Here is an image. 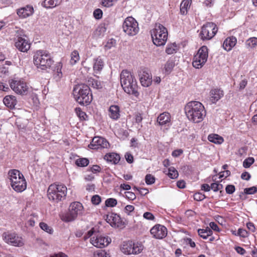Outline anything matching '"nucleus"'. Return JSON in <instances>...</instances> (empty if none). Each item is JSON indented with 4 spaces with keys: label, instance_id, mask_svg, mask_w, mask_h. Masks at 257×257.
<instances>
[{
    "label": "nucleus",
    "instance_id": "nucleus-12",
    "mask_svg": "<svg viewBox=\"0 0 257 257\" xmlns=\"http://www.w3.org/2000/svg\"><path fill=\"white\" fill-rule=\"evenodd\" d=\"M12 89L16 93L21 95L27 94L29 91V86L23 79H12L10 82Z\"/></svg>",
    "mask_w": 257,
    "mask_h": 257
},
{
    "label": "nucleus",
    "instance_id": "nucleus-57",
    "mask_svg": "<svg viewBox=\"0 0 257 257\" xmlns=\"http://www.w3.org/2000/svg\"><path fill=\"white\" fill-rule=\"evenodd\" d=\"M125 195L126 197L130 200H134L136 198L135 194L131 191H127L125 192Z\"/></svg>",
    "mask_w": 257,
    "mask_h": 257
},
{
    "label": "nucleus",
    "instance_id": "nucleus-9",
    "mask_svg": "<svg viewBox=\"0 0 257 257\" xmlns=\"http://www.w3.org/2000/svg\"><path fill=\"white\" fill-rule=\"evenodd\" d=\"M30 43L23 30H18L15 38V45L21 52H27L30 48Z\"/></svg>",
    "mask_w": 257,
    "mask_h": 257
},
{
    "label": "nucleus",
    "instance_id": "nucleus-54",
    "mask_svg": "<svg viewBox=\"0 0 257 257\" xmlns=\"http://www.w3.org/2000/svg\"><path fill=\"white\" fill-rule=\"evenodd\" d=\"M115 44V40L113 39H109L106 45L105 48L106 49H110L111 47L114 46Z\"/></svg>",
    "mask_w": 257,
    "mask_h": 257
},
{
    "label": "nucleus",
    "instance_id": "nucleus-41",
    "mask_svg": "<svg viewBox=\"0 0 257 257\" xmlns=\"http://www.w3.org/2000/svg\"><path fill=\"white\" fill-rule=\"evenodd\" d=\"M168 175L171 179L177 178L178 176V171L174 167H170L168 169Z\"/></svg>",
    "mask_w": 257,
    "mask_h": 257
},
{
    "label": "nucleus",
    "instance_id": "nucleus-26",
    "mask_svg": "<svg viewBox=\"0 0 257 257\" xmlns=\"http://www.w3.org/2000/svg\"><path fill=\"white\" fill-rule=\"evenodd\" d=\"M3 102L6 106L11 108L14 107L17 104L16 97L12 95L5 96L4 98Z\"/></svg>",
    "mask_w": 257,
    "mask_h": 257
},
{
    "label": "nucleus",
    "instance_id": "nucleus-18",
    "mask_svg": "<svg viewBox=\"0 0 257 257\" xmlns=\"http://www.w3.org/2000/svg\"><path fill=\"white\" fill-rule=\"evenodd\" d=\"M105 220L113 227H119L122 225V221L120 216L117 214L110 213L106 216Z\"/></svg>",
    "mask_w": 257,
    "mask_h": 257
},
{
    "label": "nucleus",
    "instance_id": "nucleus-56",
    "mask_svg": "<svg viewBox=\"0 0 257 257\" xmlns=\"http://www.w3.org/2000/svg\"><path fill=\"white\" fill-rule=\"evenodd\" d=\"M75 110L79 117L81 119H85L86 113L82 111L80 108H76Z\"/></svg>",
    "mask_w": 257,
    "mask_h": 257
},
{
    "label": "nucleus",
    "instance_id": "nucleus-49",
    "mask_svg": "<svg viewBox=\"0 0 257 257\" xmlns=\"http://www.w3.org/2000/svg\"><path fill=\"white\" fill-rule=\"evenodd\" d=\"M102 11L100 9H97L93 12L94 17L97 20L101 19L102 17Z\"/></svg>",
    "mask_w": 257,
    "mask_h": 257
},
{
    "label": "nucleus",
    "instance_id": "nucleus-48",
    "mask_svg": "<svg viewBox=\"0 0 257 257\" xmlns=\"http://www.w3.org/2000/svg\"><path fill=\"white\" fill-rule=\"evenodd\" d=\"M91 201L93 205H98L101 202V197L98 195H93L91 198Z\"/></svg>",
    "mask_w": 257,
    "mask_h": 257
},
{
    "label": "nucleus",
    "instance_id": "nucleus-6",
    "mask_svg": "<svg viewBox=\"0 0 257 257\" xmlns=\"http://www.w3.org/2000/svg\"><path fill=\"white\" fill-rule=\"evenodd\" d=\"M8 175L11 186L17 192H22L27 188V182L23 174L16 169L11 170Z\"/></svg>",
    "mask_w": 257,
    "mask_h": 257
},
{
    "label": "nucleus",
    "instance_id": "nucleus-13",
    "mask_svg": "<svg viewBox=\"0 0 257 257\" xmlns=\"http://www.w3.org/2000/svg\"><path fill=\"white\" fill-rule=\"evenodd\" d=\"M216 25L211 22L204 25L200 33L201 38L203 40H210L212 38L217 32Z\"/></svg>",
    "mask_w": 257,
    "mask_h": 257
},
{
    "label": "nucleus",
    "instance_id": "nucleus-23",
    "mask_svg": "<svg viewBox=\"0 0 257 257\" xmlns=\"http://www.w3.org/2000/svg\"><path fill=\"white\" fill-rule=\"evenodd\" d=\"M237 42L236 38L233 36L227 38L223 44V48L227 51H230Z\"/></svg>",
    "mask_w": 257,
    "mask_h": 257
},
{
    "label": "nucleus",
    "instance_id": "nucleus-64",
    "mask_svg": "<svg viewBox=\"0 0 257 257\" xmlns=\"http://www.w3.org/2000/svg\"><path fill=\"white\" fill-rule=\"evenodd\" d=\"M183 152V150L181 149L176 150L172 152V155L173 157H177L180 156Z\"/></svg>",
    "mask_w": 257,
    "mask_h": 257
},
{
    "label": "nucleus",
    "instance_id": "nucleus-15",
    "mask_svg": "<svg viewBox=\"0 0 257 257\" xmlns=\"http://www.w3.org/2000/svg\"><path fill=\"white\" fill-rule=\"evenodd\" d=\"M111 239L108 236H103L100 234H95L90 239V242L95 247L103 248L107 246Z\"/></svg>",
    "mask_w": 257,
    "mask_h": 257
},
{
    "label": "nucleus",
    "instance_id": "nucleus-10",
    "mask_svg": "<svg viewBox=\"0 0 257 257\" xmlns=\"http://www.w3.org/2000/svg\"><path fill=\"white\" fill-rule=\"evenodd\" d=\"M208 57L207 47L205 46L201 47L194 55L192 61L193 66L196 69L201 68L206 62Z\"/></svg>",
    "mask_w": 257,
    "mask_h": 257
},
{
    "label": "nucleus",
    "instance_id": "nucleus-8",
    "mask_svg": "<svg viewBox=\"0 0 257 257\" xmlns=\"http://www.w3.org/2000/svg\"><path fill=\"white\" fill-rule=\"evenodd\" d=\"M83 206L79 202H74L71 203L69 211L61 216V219L65 222H70L74 220L78 215L83 213Z\"/></svg>",
    "mask_w": 257,
    "mask_h": 257
},
{
    "label": "nucleus",
    "instance_id": "nucleus-36",
    "mask_svg": "<svg viewBox=\"0 0 257 257\" xmlns=\"http://www.w3.org/2000/svg\"><path fill=\"white\" fill-rule=\"evenodd\" d=\"M79 59L80 57L78 52L76 50H74L71 54L70 63L72 65H74L79 61Z\"/></svg>",
    "mask_w": 257,
    "mask_h": 257
},
{
    "label": "nucleus",
    "instance_id": "nucleus-24",
    "mask_svg": "<svg viewBox=\"0 0 257 257\" xmlns=\"http://www.w3.org/2000/svg\"><path fill=\"white\" fill-rule=\"evenodd\" d=\"M104 159L112 164L116 165L120 161V157L119 154L115 153H109L104 156Z\"/></svg>",
    "mask_w": 257,
    "mask_h": 257
},
{
    "label": "nucleus",
    "instance_id": "nucleus-59",
    "mask_svg": "<svg viewBox=\"0 0 257 257\" xmlns=\"http://www.w3.org/2000/svg\"><path fill=\"white\" fill-rule=\"evenodd\" d=\"M125 158L127 163L131 164L134 162V157L133 155L130 153H126L125 154Z\"/></svg>",
    "mask_w": 257,
    "mask_h": 257
},
{
    "label": "nucleus",
    "instance_id": "nucleus-55",
    "mask_svg": "<svg viewBox=\"0 0 257 257\" xmlns=\"http://www.w3.org/2000/svg\"><path fill=\"white\" fill-rule=\"evenodd\" d=\"M88 171L91 172L94 174H96L100 172L101 168L98 165H93Z\"/></svg>",
    "mask_w": 257,
    "mask_h": 257
},
{
    "label": "nucleus",
    "instance_id": "nucleus-7",
    "mask_svg": "<svg viewBox=\"0 0 257 257\" xmlns=\"http://www.w3.org/2000/svg\"><path fill=\"white\" fill-rule=\"evenodd\" d=\"M153 43L157 46L164 45L168 39L167 29L162 24H156L155 27L151 31Z\"/></svg>",
    "mask_w": 257,
    "mask_h": 257
},
{
    "label": "nucleus",
    "instance_id": "nucleus-3",
    "mask_svg": "<svg viewBox=\"0 0 257 257\" xmlns=\"http://www.w3.org/2000/svg\"><path fill=\"white\" fill-rule=\"evenodd\" d=\"M90 88L85 84H80L76 85L73 90L74 97L76 101L82 105H88L92 100V96L90 92Z\"/></svg>",
    "mask_w": 257,
    "mask_h": 257
},
{
    "label": "nucleus",
    "instance_id": "nucleus-29",
    "mask_svg": "<svg viewBox=\"0 0 257 257\" xmlns=\"http://www.w3.org/2000/svg\"><path fill=\"white\" fill-rule=\"evenodd\" d=\"M133 242L127 241L124 242L121 247V250L122 252L127 254H131L133 253L132 249Z\"/></svg>",
    "mask_w": 257,
    "mask_h": 257
},
{
    "label": "nucleus",
    "instance_id": "nucleus-46",
    "mask_svg": "<svg viewBox=\"0 0 257 257\" xmlns=\"http://www.w3.org/2000/svg\"><path fill=\"white\" fill-rule=\"evenodd\" d=\"M183 241L184 243H185L187 245H189L192 248H194L196 246L195 242L193 241L190 238H184L183 239Z\"/></svg>",
    "mask_w": 257,
    "mask_h": 257
},
{
    "label": "nucleus",
    "instance_id": "nucleus-39",
    "mask_svg": "<svg viewBox=\"0 0 257 257\" xmlns=\"http://www.w3.org/2000/svg\"><path fill=\"white\" fill-rule=\"evenodd\" d=\"M39 226L42 230L48 233L49 234H51L53 233V229L51 227L48 226L47 224L44 222H41L39 224Z\"/></svg>",
    "mask_w": 257,
    "mask_h": 257
},
{
    "label": "nucleus",
    "instance_id": "nucleus-30",
    "mask_svg": "<svg viewBox=\"0 0 257 257\" xmlns=\"http://www.w3.org/2000/svg\"><path fill=\"white\" fill-rule=\"evenodd\" d=\"M208 140L210 142L218 145H220L224 142V139L222 137L215 134L209 135L208 137Z\"/></svg>",
    "mask_w": 257,
    "mask_h": 257
},
{
    "label": "nucleus",
    "instance_id": "nucleus-53",
    "mask_svg": "<svg viewBox=\"0 0 257 257\" xmlns=\"http://www.w3.org/2000/svg\"><path fill=\"white\" fill-rule=\"evenodd\" d=\"M174 67V63L172 61H167L165 65V69L166 71L170 72Z\"/></svg>",
    "mask_w": 257,
    "mask_h": 257
},
{
    "label": "nucleus",
    "instance_id": "nucleus-40",
    "mask_svg": "<svg viewBox=\"0 0 257 257\" xmlns=\"http://www.w3.org/2000/svg\"><path fill=\"white\" fill-rule=\"evenodd\" d=\"M117 0H101V5L106 8H109L113 6Z\"/></svg>",
    "mask_w": 257,
    "mask_h": 257
},
{
    "label": "nucleus",
    "instance_id": "nucleus-22",
    "mask_svg": "<svg viewBox=\"0 0 257 257\" xmlns=\"http://www.w3.org/2000/svg\"><path fill=\"white\" fill-rule=\"evenodd\" d=\"M223 95V91L220 89H212L210 91V100L212 103H215Z\"/></svg>",
    "mask_w": 257,
    "mask_h": 257
},
{
    "label": "nucleus",
    "instance_id": "nucleus-45",
    "mask_svg": "<svg viewBox=\"0 0 257 257\" xmlns=\"http://www.w3.org/2000/svg\"><path fill=\"white\" fill-rule=\"evenodd\" d=\"M145 181L147 185H151L155 182V178L151 174H147L145 177Z\"/></svg>",
    "mask_w": 257,
    "mask_h": 257
},
{
    "label": "nucleus",
    "instance_id": "nucleus-17",
    "mask_svg": "<svg viewBox=\"0 0 257 257\" xmlns=\"http://www.w3.org/2000/svg\"><path fill=\"white\" fill-rule=\"evenodd\" d=\"M150 232L154 237L157 239H162L166 236L167 229L164 226L158 224L151 228Z\"/></svg>",
    "mask_w": 257,
    "mask_h": 257
},
{
    "label": "nucleus",
    "instance_id": "nucleus-58",
    "mask_svg": "<svg viewBox=\"0 0 257 257\" xmlns=\"http://www.w3.org/2000/svg\"><path fill=\"white\" fill-rule=\"evenodd\" d=\"M143 217L144 218L147 220H153L155 219L154 215L149 212H146L144 213Z\"/></svg>",
    "mask_w": 257,
    "mask_h": 257
},
{
    "label": "nucleus",
    "instance_id": "nucleus-47",
    "mask_svg": "<svg viewBox=\"0 0 257 257\" xmlns=\"http://www.w3.org/2000/svg\"><path fill=\"white\" fill-rule=\"evenodd\" d=\"M257 191V188L253 186L244 189L243 193L245 194H253Z\"/></svg>",
    "mask_w": 257,
    "mask_h": 257
},
{
    "label": "nucleus",
    "instance_id": "nucleus-35",
    "mask_svg": "<svg viewBox=\"0 0 257 257\" xmlns=\"http://www.w3.org/2000/svg\"><path fill=\"white\" fill-rule=\"evenodd\" d=\"M132 249H133V254L140 253L143 249L144 246L141 243L133 242Z\"/></svg>",
    "mask_w": 257,
    "mask_h": 257
},
{
    "label": "nucleus",
    "instance_id": "nucleus-25",
    "mask_svg": "<svg viewBox=\"0 0 257 257\" xmlns=\"http://www.w3.org/2000/svg\"><path fill=\"white\" fill-rule=\"evenodd\" d=\"M119 107L117 105H111L109 109V116L114 120H117L120 116Z\"/></svg>",
    "mask_w": 257,
    "mask_h": 257
},
{
    "label": "nucleus",
    "instance_id": "nucleus-4",
    "mask_svg": "<svg viewBox=\"0 0 257 257\" xmlns=\"http://www.w3.org/2000/svg\"><path fill=\"white\" fill-rule=\"evenodd\" d=\"M67 191V187L64 185L54 183L49 186L47 196L50 201L58 203L65 198Z\"/></svg>",
    "mask_w": 257,
    "mask_h": 257
},
{
    "label": "nucleus",
    "instance_id": "nucleus-32",
    "mask_svg": "<svg viewBox=\"0 0 257 257\" xmlns=\"http://www.w3.org/2000/svg\"><path fill=\"white\" fill-rule=\"evenodd\" d=\"M190 5L191 2L189 0H183L180 5V13L183 15H186Z\"/></svg>",
    "mask_w": 257,
    "mask_h": 257
},
{
    "label": "nucleus",
    "instance_id": "nucleus-20",
    "mask_svg": "<svg viewBox=\"0 0 257 257\" xmlns=\"http://www.w3.org/2000/svg\"><path fill=\"white\" fill-rule=\"evenodd\" d=\"M157 121L161 126H169L171 121V115L169 113L164 112L160 114L158 118Z\"/></svg>",
    "mask_w": 257,
    "mask_h": 257
},
{
    "label": "nucleus",
    "instance_id": "nucleus-27",
    "mask_svg": "<svg viewBox=\"0 0 257 257\" xmlns=\"http://www.w3.org/2000/svg\"><path fill=\"white\" fill-rule=\"evenodd\" d=\"M61 2L62 0H44L42 6L46 9H51L60 5Z\"/></svg>",
    "mask_w": 257,
    "mask_h": 257
},
{
    "label": "nucleus",
    "instance_id": "nucleus-61",
    "mask_svg": "<svg viewBox=\"0 0 257 257\" xmlns=\"http://www.w3.org/2000/svg\"><path fill=\"white\" fill-rule=\"evenodd\" d=\"M135 207L133 205H126L124 208L125 212L129 215L130 213L133 212L134 210Z\"/></svg>",
    "mask_w": 257,
    "mask_h": 257
},
{
    "label": "nucleus",
    "instance_id": "nucleus-33",
    "mask_svg": "<svg viewBox=\"0 0 257 257\" xmlns=\"http://www.w3.org/2000/svg\"><path fill=\"white\" fill-rule=\"evenodd\" d=\"M247 49H250L255 48L257 46V38L251 37L248 39L245 43Z\"/></svg>",
    "mask_w": 257,
    "mask_h": 257
},
{
    "label": "nucleus",
    "instance_id": "nucleus-52",
    "mask_svg": "<svg viewBox=\"0 0 257 257\" xmlns=\"http://www.w3.org/2000/svg\"><path fill=\"white\" fill-rule=\"evenodd\" d=\"M235 190V186L233 185H227L225 188L226 193L228 194H233Z\"/></svg>",
    "mask_w": 257,
    "mask_h": 257
},
{
    "label": "nucleus",
    "instance_id": "nucleus-60",
    "mask_svg": "<svg viewBox=\"0 0 257 257\" xmlns=\"http://www.w3.org/2000/svg\"><path fill=\"white\" fill-rule=\"evenodd\" d=\"M59 66L62 67V66L60 65V64H59ZM62 76V73L61 72V68L60 69L59 68H57V73L55 74V78L56 79L57 81H58L60 79V78Z\"/></svg>",
    "mask_w": 257,
    "mask_h": 257
},
{
    "label": "nucleus",
    "instance_id": "nucleus-28",
    "mask_svg": "<svg viewBox=\"0 0 257 257\" xmlns=\"http://www.w3.org/2000/svg\"><path fill=\"white\" fill-rule=\"evenodd\" d=\"M103 62L100 57H97L94 59L93 70L96 73H98L103 67Z\"/></svg>",
    "mask_w": 257,
    "mask_h": 257
},
{
    "label": "nucleus",
    "instance_id": "nucleus-43",
    "mask_svg": "<svg viewBox=\"0 0 257 257\" xmlns=\"http://www.w3.org/2000/svg\"><path fill=\"white\" fill-rule=\"evenodd\" d=\"M254 160L252 157H249L245 159L243 162V166L245 168H249L253 163Z\"/></svg>",
    "mask_w": 257,
    "mask_h": 257
},
{
    "label": "nucleus",
    "instance_id": "nucleus-16",
    "mask_svg": "<svg viewBox=\"0 0 257 257\" xmlns=\"http://www.w3.org/2000/svg\"><path fill=\"white\" fill-rule=\"evenodd\" d=\"M109 146V143L105 139L95 137L93 138L88 147L93 150H97L99 148H107Z\"/></svg>",
    "mask_w": 257,
    "mask_h": 257
},
{
    "label": "nucleus",
    "instance_id": "nucleus-44",
    "mask_svg": "<svg viewBox=\"0 0 257 257\" xmlns=\"http://www.w3.org/2000/svg\"><path fill=\"white\" fill-rule=\"evenodd\" d=\"M93 257H109V255L104 250H99L94 252Z\"/></svg>",
    "mask_w": 257,
    "mask_h": 257
},
{
    "label": "nucleus",
    "instance_id": "nucleus-37",
    "mask_svg": "<svg viewBox=\"0 0 257 257\" xmlns=\"http://www.w3.org/2000/svg\"><path fill=\"white\" fill-rule=\"evenodd\" d=\"M89 160L86 158H80L75 161L76 165L78 167H84L87 166L89 164Z\"/></svg>",
    "mask_w": 257,
    "mask_h": 257
},
{
    "label": "nucleus",
    "instance_id": "nucleus-38",
    "mask_svg": "<svg viewBox=\"0 0 257 257\" xmlns=\"http://www.w3.org/2000/svg\"><path fill=\"white\" fill-rule=\"evenodd\" d=\"M177 45L176 44H171L169 45H168L166 49V52L169 54H173L176 52L177 51Z\"/></svg>",
    "mask_w": 257,
    "mask_h": 257
},
{
    "label": "nucleus",
    "instance_id": "nucleus-62",
    "mask_svg": "<svg viewBox=\"0 0 257 257\" xmlns=\"http://www.w3.org/2000/svg\"><path fill=\"white\" fill-rule=\"evenodd\" d=\"M251 176L247 172H244L241 175V178L243 180L248 181L250 179Z\"/></svg>",
    "mask_w": 257,
    "mask_h": 257
},
{
    "label": "nucleus",
    "instance_id": "nucleus-19",
    "mask_svg": "<svg viewBox=\"0 0 257 257\" xmlns=\"http://www.w3.org/2000/svg\"><path fill=\"white\" fill-rule=\"evenodd\" d=\"M139 77L140 82L143 86L148 87L151 84L152 82V76L148 71L145 70L140 71Z\"/></svg>",
    "mask_w": 257,
    "mask_h": 257
},
{
    "label": "nucleus",
    "instance_id": "nucleus-51",
    "mask_svg": "<svg viewBox=\"0 0 257 257\" xmlns=\"http://www.w3.org/2000/svg\"><path fill=\"white\" fill-rule=\"evenodd\" d=\"M205 195L201 193L197 192L194 194V199L198 201H202L205 198Z\"/></svg>",
    "mask_w": 257,
    "mask_h": 257
},
{
    "label": "nucleus",
    "instance_id": "nucleus-2",
    "mask_svg": "<svg viewBox=\"0 0 257 257\" xmlns=\"http://www.w3.org/2000/svg\"><path fill=\"white\" fill-rule=\"evenodd\" d=\"M120 77V83L124 91L128 94L138 97L139 93L138 91L137 82L131 73L126 70H123Z\"/></svg>",
    "mask_w": 257,
    "mask_h": 257
},
{
    "label": "nucleus",
    "instance_id": "nucleus-63",
    "mask_svg": "<svg viewBox=\"0 0 257 257\" xmlns=\"http://www.w3.org/2000/svg\"><path fill=\"white\" fill-rule=\"evenodd\" d=\"M49 257H68L67 255L63 253L62 252H59L58 253H54L50 254Z\"/></svg>",
    "mask_w": 257,
    "mask_h": 257
},
{
    "label": "nucleus",
    "instance_id": "nucleus-42",
    "mask_svg": "<svg viewBox=\"0 0 257 257\" xmlns=\"http://www.w3.org/2000/svg\"><path fill=\"white\" fill-rule=\"evenodd\" d=\"M105 204L107 207H113L117 204V200L112 198H108L105 200Z\"/></svg>",
    "mask_w": 257,
    "mask_h": 257
},
{
    "label": "nucleus",
    "instance_id": "nucleus-1",
    "mask_svg": "<svg viewBox=\"0 0 257 257\" xmlns=\"http://www.w3.org/2000/svg\"><path fill=\"white\" fill-rule=\"evenodd\" d=\"M185 112L188 119L194 123L201 122L206 113L203 104L196 101L188 102L185 107Z\"/></svg>",
    "mask_w": 257,
    "mask_h": 257
},
{
    "label": "nucleus",
    "instance_id": "nucleus-11",
    "mask_svg": "<svg viewBox=\"0 0 257 257\" xmlns=\"http://www.w3.org/2000/svg\"><path fill=\"white\" fill-rule=\"evenodd\" d=\"M122 29L123 32L130 36L137 35L139 31L138 23L132 17H128L124 20Z\"/></svg>",
    "mask_w": 257,
    "mask_h": 257
},
{
    "label": "nucleus",
    "instance_id": "nucleus-50",
    "mask_svg": "<svg viewBox=\"0 0 257 257\" xmlns=\"http://www.w3.org/2000/svg\"><path fill=\"white\" fill-rule=\"evenodd\" d=\"M134 190H138L140 194L142 195L145 196L146 194H148L149 191V190L147 188H138L136 186H135L133 188Z\"/></svg>",
    "mask_w": 257,
    "mask_h": 257
},
{
    "label": "nucleus",
    "instance_id": "nucleus-5",
    "mask_svg": "<svg viewBox=\"0 0 257 257\" xmlns=\"http://www.w3.org/2000/svg\"><path fill=\"white\" fill-rule=\"evenodd\" d=\"M33 62L38 69L45 70L50 68L54 61L49 53L40 50L35 53L33 56Z\"/></svg>",
    "mask_w": 257,
    "mask_h": 257
},
{
    "label": "nucleus",
    "instance_id": "nucleus-34",
    "mask_svg": "<svg viewBox=\"0 0 257 257\" xmlns=\"http://www.w3.org/2000/svg\"><path fill=\"white\" fill-rule=\"evenodd\" d=\"M89 85H91L94 88L97 89L102 88L103 85L100 81L94 78H90L88 79Z\"/></svg>",
    "mask_w": 257,
    "mask_h": 257
},
{
    "label": "nucleus",
    "instance_id": "nucleus-31",
    "mask_svg": "<svg viewBox=\"0 0 257 257\" xmlns=\"http://www.w3.org/2000/svg\"><path fill=\"white\" fill-rule=\"evenodd\" d=\"M198 235L203 239H206L212 234V231L209 227L205 229H198L197 230Z\"/></svg>",
    "mask_w": 257,
    "mask_h": 257
},
{
    "label": "nucleus",
    "instance_id": "nucleus-21",
    "mask_svg": "<svg viewBox=\"0 0 257 257\" xmlns=\"http://www.w3.org/2000/svg\"><path fill=\"white\" fill-rule=\"evenodd\" d=\"M34 12V9L32 6H27L25 7L19 9L17 11V14L21 18H26L31 16Z\"/></svg>",
    "mask_w": 257,
    "mask_h": 257
},
{
    "label": "nucleus",
    "instance_id": "nucleus-14",
    "mask_svg": "<svg viewBox=\"0 0 257 257\" xmlns=\"http://www.w3.org/2000/svg\"><path fill=\"white\" fill-rule=\"evenodd\" d=\"M3 238L8 243L16 246H21L24 244L23 239L14 233H4Z\"/></svg>",
    "mask_w": 257,
    "mask_h": 257
}]
</instances>
